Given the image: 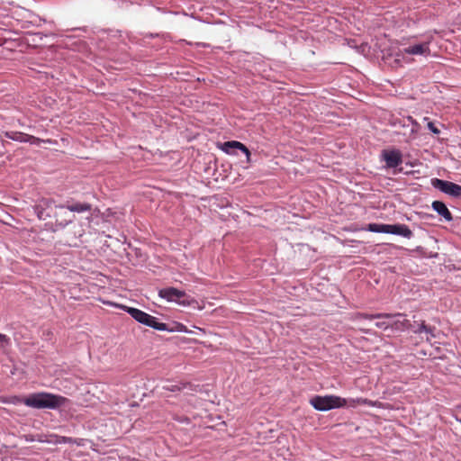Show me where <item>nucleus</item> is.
<instances>
[{"instance_id": "nucleus-1", "label": "nucleus", "mask_w": 461, "mask_h": 461, "mask_svg": "<svg viewBox=\"0 0 461 461\" xmlns=\"http://www.w3.org/2000/svg\"><path fill=\"white\" fill-rule=\"evenodd\" d=\"M0 402L4 403H24L28 407L35 409H57L67 402V398L50 393H35L25 398L12 396L10 398L1 397Z\"/></svg>"}, {"instance_id": "nucleus-2", "label": "nucleus", "mask_w": 461, "mask_h": 461, "mask_svg": "<svg viewBox=\"0 0 461 461\" xmlns=\"http://www.w3.org/2000/svg\"><path fill=\"white\" fill-rule=\"evenodd\" d=\"M366 230L371 232H383L399 235L407 239H410L412 236V231L405 224L369 223Z\"/></svg>"}, {"instance_id": "nucleus-3", "label": "nucleus", "mask_w": 461, "mask_h": 461, "mask_svg": "<svg viewBox=\"0 0 461 461\" xmlns=\"http://www.w3.org/2000/svg\"><path fill=\"white\" fill-rule=\"evenodd\" d=\"M125 311L138 322L151 327L157 330H166L168 327L166 323L158 322L157 318L133 307H124Z\"/></svg>"}, {"instance_id": "nucleus-4", "label": "nucleus", "mask_w": 461, "mask_h": 461, "mask_svg": "<svg viewBox=\"0 0 461 461\" xmlns=\"http://www.w3.org/2000/svg\"><path fill=\"white\" fill-rule=\"evenodd\" d=\"M159 297L167 302H175L182 306H191L196 304L197 301L188 296L184 291L175 287H167L158 291Z\"/></svg>"}, {"instance_id": "nucleus-5", "label": "nucleus", "mask_w": 461, "mask_h": 461, "mask_svg": "<svg viewBox=\"0 0 461 461\" xmlns=\"http://www.w3.org/2000/svg\"><path fill=\"white\" fill-rule=\"evenodd\" d=\"M430 40L427 41H424V42H421V43H417V44H413V45H410L408 47H405L402 50H400L397 53H396V59L395 61H399L401 59H404V55L407 54V55H415V56H428L430 54V49H429V44H430Z\"/></svg>"}, {"instance_id": "nucleus-6", "label": "nucleus", "mask_w": 461, "mask_h": 461, "mask_svg": "<svg viewBox=\"0 0 461 461\" xmlns=\"http://www.w3.org/2000/svg\"><path fill=\"white\" fill-rule=\"evenodd\" d=\"M431 183L435 188L440 190L441 192L447 194H449L454 197L461 196V185L457 184L446 180H441L438 178L432 179Z\"/></svg>"}, {"instance_id": "nucleus-7", "label": "nucleus", "mask_w": 461, "mask_h": 461, "mask_svg": "<svg viewBox=\"0 0 461 461\" xmlns=\"http://www.w3.org/2000/svg\"><path fill=\"white\" fill-rule=\"evenodd\" d=\"M347 401L339 396L326 395L319 396V411H329L346 405Z\"/></svg>"}, {"instance_id": "nucleus-8", "label": "nucleus", "mask_w": 461, "mask_h": 461, "mask_svg": "<svg viewBox=\"0 0 461 461\" xmlns=\"http://www.w3.org/2000/svg\"><path fill=\"white\" fill-rule=\"evenodd\" d=\"M381 157L385 161L387 168H394L402 163V152L396 149L382 150Z\"/></svg>"}, {"instance_id": "nucleus-9", "label": "nucleus", "mask_w": 461, "mask_h": 461, "mask_svg": "<svg viewBox=\"0 0 461 461\" xmlns=\"http://www.w3.org/2000/svg\"><path fill=\"white\" fill-rule=\"evenodd\" d=\"M5 136L10 140L19 141V142H30L32 144L40 145L41 142L51 143L50 140H41L40 138L34 137L32 135H29L21 131H6Z\"/></svg>"}, {"instance_id": "nucleus-10", "label": "nucleus", "mask_w": 461, "mask_h": 461, "mask_svg": "<svg viewBox=\"0 0 461 461\" xmlns=\"http://www.w3.org/2000/svg\"><path fill=\"white\" fill-rule=\"evenodd\" d=\"M54 201L49 198H41L33 206L34 212L40 220H46L50 217L51 214L49 212L52 208Z\"/></svg>"}, {"instance_id": "nucleus-11", "label": "nucleus", "mask_w": 461, "mask_h": 461, "mask_svg": "<svg viewBox=\"0 0 461 461\" xmlns=\"http://www.w3.org/2000/svg\"><path fill=\"white\" fill-rule=\"evenodd\" d=\"M56 220V225L61 228L66 227L68 224L72 222L75 219V215L71 213L65 206H56V212L54 214Z\"/></svg>"}, {"instance_id": "nucleus-12", "label": "nucleus", "mask_w": 461, "mask_h": 461, "mask_svg": "<svg viewBox=\"0 0 461 461\" xmlns=\"http://www.w3.org/2000/svg\"><path fill=\"white\" fill-rule=\"evenodd\" d=\"M234 149H238L241 150L243 153H245V155L247 157V162L248 163L250 162V151L241 142L237 141V140H230V141L224 142L222 145V150L228 154H234V151H233Z\"/></svg>"}, {"instance_id": "nucleus-13", "label": "nucleus", "mask_w": 461, "mask_h": 461, "mask_svg": "<svg viewBox=\"0 0 461 461\" xmlns=\"http://www.w3.org/2000/svg\"><path fill=\"white\" fill-rule=\"evenodd\" d=\"M431 206L433 210L441 215L446 221H450L453 220L451 212L443 202L434 201Z\"/></svg>"}, {"instance_id": "nucleus-14", "label": "nucleus", "mask_w": 461, "mask_h": 461, "mask_svg": "<svg viewBox=\"0 0 461 461\" xmlns=\"http://www.w3.org/2000/svg\"><path fill=\"white\" fill-rule=\"evenodd\" d=\"M67 209L72 212H84L91 210V206L88 203H77L67 206Z\"/></svg>"}, {"instance_id": "nucleus-15", "label": "nucleus", "mask_w": 461, "mask_h": 461, "mask_svg": "<svg viewBox=\"0 0 461 461\" xmlns=\"http://www.w3.org/2000/svg\"><path fill=\"white\" fill-rule=\"evenodd\" d=\"M393 315L391 313H377V314H366V313H358L357 315V319H367V320H375L381 318H392Z\"/></svg>"}, {"instance_id": "nucleus-16", "label": "nucleus", "mask_w": 461, "mask_h": 461, "mask_svg": "<svg viewBox=\"0 0 461 461\" xmlns=\"http://www.w3.org/2000/svg\"><path fill=\"white\" fill-rule=\"evenodd\" d=\"M185 388H190L191 390H193L192 384H189V383H181L180 384H174V385L164 386L163 387V389L167 390V391H171V392L181 391V390H184Z\"/></svg>"}, {"instance_id": "nucleus-17", "label": "nucleus", "mask_w": 461, "mask_h": 461, "mask_svg": "<svg viewBox=\"0 0 461 461\" xmlns=\"http://www.w3.org/2000/svg\"><path fill=\"white\" fill-rule=\"evenodd\" d=\"M10 346V338L5 334L0 333V348L5 349Z\"/></svg>"}, {"instance_id": "nucleus-18", "label": "nucleus", "mask_w": 461, "mask_h": 461, "mask_svg": "<svg viewBox=\"0 0 461 461\" xmlns=\"http://www.w3.org/2000/svg\"><path fill=\"white\" fill-rule=\"evenodd\" d=\"M167 331H179V332H188V329L185 325L182 323H176L174 328L167 330Z\"/></svg>"}, {"instance_id": "nucleus-19", "label": "nucleus", "mask_w": 461, "mask_h": 461, "mask_svg": "<svg viewBox=\"0 0 461 461\" xmlns=\"http://www.w3.org/2000/svg\"><path fill=\"white\" fill-rule=\"evenodd\" d=\"M410 321L408 320H404L402 321H395L394 326L396 329L402 328V329H407L410 327Z\"/></svg>"}, {"instance_id": "nucleus-20", "label": "nucleus", "mask_w": 461, "mask_h": 461, "mask_svg": "<svg viewBox=\"0 0 461 461\" xmlns=\"http://www.w3.org/2000/svg\"><path fill=\"white\" fill-rule=\"evenodd\" d=\"M353 402H357L358 404H366V405H370V406H377L376 402H373L370 400L362 399V398H359L357 401H353Z\"/></svg>"}, {"instance_id": "nucleus-21", "label": "nucleus", "mask_w": 461, "mask_h": 461, "mask_svg": "<svg viewBox=\"0 0 461 461\" xmlns=\"http://www.w3.org/2000/svg\"><path fill=\"white\" fill-rule=\"evenodd\" d=\"M429 330V326H427L425 324L424 321L421 322V324L420 325V327L418 328V330H415V333H421V332H424L425 330Z\"/></svg>"}, {"instance_id": "nucleus-22", "label": "nucleus", "mask_w": 461, "mask_h": 461, "mask_svg": "<svg viewBox=\"0 0 461 461\" xmlns=\"http://www.w3.org/2000/svg\"><path fill=\"white\" fill-rule=\"evenodd\" d=\"M428 128L435 134H438L440 132V131L431 122L428 123Z\"/></svg>"}, {"instance_id": "nucleus-23", "label": "nucleus", "mask_w": 461, "mask_h": 461, "mask_svg": "<svg viewBox=\"0 0 461 461\" xmlns=\"http://www.w3.org/2000/svg\"><path fill=\"white\" fill-rule=\"evenodd\" d=\"M390 324L386 321H377L375 322V327L379 329H387L389 328Z\"/></svg>"}, {"instance_id": "nucleus-24", "label": "nucleus", "mask_w": 461, "mask_h": 461, "mask_svg": "<svg viewBox=\"0 0 461 461\" xmlns=\"http://www.w3.org/2000/svg\"><path fill=\"white\" fill-rule=\"evenodd\" d=\"M310 402H311V404L312 405V407H313L314 409H316V410H317V404H318V402H317V396L312 397V398L310 400Z\"/></svg>"}, {"instance_id": "nucleus-25", "label": "nucleus", "mask_w": 461, "mask_h": 461, "mask_svg": "<svg viewBox=\"0 0 461 461\" xmlns=\"http://www.w3.org/2000/svg\"><path fill=\"white\" fill-rule=\"evenodd\" d=\"M434 330H435V328L429 326V330H425L424 332L429 334L431 337H435Z\"/></svg>"}]
</instances>
